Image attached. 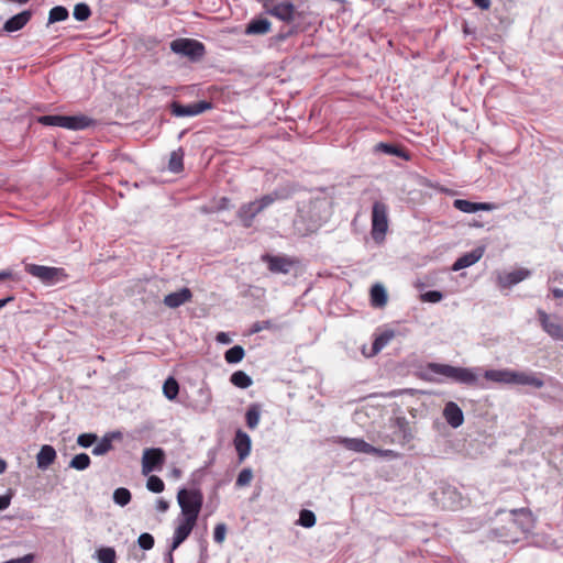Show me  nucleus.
<instances>
[{"mask_svg":"<svg viewBox=\"0 0 563 563\" xmlns=\"http://www.w3.org/2000/svg\"><path fill=\"white\" fill-rule=\"evenodd\" d=\"M137 543L143 550H151L154 547V538L152 534L145 532L139 537Z\"/></svg>","mask_w":563,"mask_h":563,"instance_id":"obj_47","label":"nucleus"},{"mask_svg":"<svg viewBox=\"0 0 563 563\" xmlns=\"http://www.w3.org/2000/svg\"><path fill=\"white\" fill-rule=\"evenodd\" d=\"M537 314L542 330L553 340L563 341V325L542 309Z\"/></svg>","mask_w":563,"mask_h":563,"instance_id":"obj_9","label":"nucleus"},{"mask_svg":"<svg viewBox=\"0 0 563 563\" xmlns=\"http://www.w3.org/2000/svg\"><path fill=\"white\" fill-rule=\"evenodd\" d=\"M512 372L511 369H488L485 371L484 377L496 383L512 384Z\"/></svg>","mask_w":563,"mask_h":563,"instance_id":"obj_27","label":"nucleus"},{"mask_svg":"<svg viewBox=\"0 0 563 563\" xmlns=\"http://www.w3.org/2000/svg\"><path fill=\"white\" fill-rule=\"evenodd\" d=\"M10 300H12L11 297L5 298V299H0V309L3 308L7 305V302H9Z\"/></svg>","mask_w":563,"mask_h":563,"instance_id":"obj_62","label":"nucleus"},{"mask_svg":"<svg viewBox=\"0 0 563 563\" xmlns=\"http://www.w3.org/2000/svg\"><path fill=\"white\" fill-rule=\"evenodd\" d=\"M374 151L377 153H384L387 155L399 156V157H404L405 159H408V156L406 155V153L400 147H398L394 144L383 143V142L377 143L374 147Z\"/></svg>","mask_w":563,"mask_h":563,"instance_id":"obj_30","label":"nucleus"},{"mask_svg":"<svg viewBox=\"0 0 563 563\" xmlns=\"http://www.w3.org/2000/svg\"><path fill=\"white\" fill-rule=\"evenodd\" d=\"M112 435H104L92 449V454L100 456L107 454L112 449Z\"/></svg>","mask_w":563,"mask_h":563,"instance_id":"obj_33","label":"nucleus"},{"mask_svg":"<svg viewBox=\"0 0 563 563\" xmlns=\"http://www.w3.org/2000/svg\"><path fill=\"white\" fill-rule=\"evenodd\" d=\"M314 206L317 208H322V207L327 206V201H324V200L316 201Z\"/></svg>","mask_w":563,"mask_h":563,"instance_id":"obj_63","label":"nucleus"},{"mask_svg":"<svg viewBox=\"0 0 563 563\" xmlns=\"http://www.w3.org/2000/svg\"><path fill=\"white\" fill-rule=\"evenodd\" d=\"M339 443L346 450L357 453L371 454L372 451H375V446L358 438H341Z\"/></svg>","mask_w":563,"mask_h":563,"instance_id":"obj_18","label":"nucleus"},{"mask_svg":"<svg viewBox=\"0 0 563 563\" xmlns=\"http://www.w3.org/2000/svg\"><path fill=\"white\" fill-rule=\"evenodd\" d=\"M7 278H12V279H15V280L20 279V277L16 276L15 274H13L12 271H10V269H5V271L0 272V280L7 279Z\"/></svg>","mask_w":563,"mask_h":563,"instance_id":"obj_54","label":"nucleus"},{"mask_svg":"<svg viewBox=\"0 0 563 563\" xmlns=\"http://www.w3.org/2000/svg\"><path fill=\"white\" fill-rule=\"evenodd\" d=\"M316 515L311 510L302 509L297 523L305 528H311L316 525Z\"/></svg>","mask_w":563,"mask_h":563,"instance_id":"obj_40","label":"nucleus"},{"mask_svg":"<svg viewBox=\"0 0 563 563\" xmlns=\"http://www.w3.org/2000/svg\"><path fill=\"white\" fill-rule=\"evenodd\" d=\"M68 18V11L65 7L57 5L51 9L48 15V23H55L64 21Z\"/></svg>","mask_w":563,"mask_h":563,"instance_id":"obj_41","label":"nucleus"},{"mask_svg":"<svg viewBox=\"0 0 563 563\" xmlns=\"http://www.w3.org/2000/svg\"><path fill=\"white\" fill-rule=\"evenodd\" d=\"M211 108V103L207 101H200L192 104L183 106L174 102L172 104V113L175 117H195Z\"/></svg>","mask_w":563,"mask_h":563,"instance_id":"obj_12","label":"nucleus"},{"mask_svg":"<svg viewBox=\"0 0 563 563\" xmlns=\"http://www.w3.org/2000/svg\"><path fill=\"white\" fill-rule=\"evenodd\" d=\"M74 18L77 21H86L91 15V10L86 3H78L74 8Z\"/></svg>","mask_w":563,"mask_h":563,"instance_id":"obj_42","label":"nucleus"},{"mask_svg":"<svg viewBox=\"0 0 563 563\" xmlns=\"http://www.w3.org/2000/svg\"><path fill=\"white\" fill-rule=\"evenodd\" d=\"M31 13L29 11H23L14 16L10 18L4 23V31L7 32H15L21 30L30 20Z\"/></svg>","mask_w":563,"mask_h":563,"instance_id":"obj_25","label":"nucleus"},{"mask_svg":"<svg viewBox=\"0 0 563 563\" xmlns=\"http://www.w3.org/2000/svg\"><path fill=\"white\" fill-rule=\"evenodd\" d=\"M553 294H554V296H555V297H563V290L555 289V290L553 291Z\"/></svg>","mask_w":563,"mask_h":563,"instance_id":"obj_64","label":"nucleus"},{"mask_svg":"<svg viewBox=\"0 0 563 563\" xmlns=\"http://www.w3.org/2000/svg\"><path fill=\"white\" fill-rule=\"evenodd\" d=\"M258 1L262 3L265 11H267L269 8H272L274 5L275 0H258Z\"/></svg>","mask_w":563,"mask_h":563,"instance_id":"obj_59","label":"nucleus"},{"mask_svg":"<svg viewBox=\"0 0 563 563\" xmlns=\"http://www.w3.org/2000/svg\"><path fill=\"white\" fill-rule=\"evenodd\" d=\"M56 451L52 445L45 444L36 455V464L40 470H46L56 460Z\"/></svg>","mask_w":563,"mask_h":563,"instance_id":"obj_23","label":"nucleus"},{"mask_svg":"<svg viewBox=\"0 0 563 563\" xmlns=\"http://www.w3.org/2000/svg\"><path fill=\"white\" fill-rule=\"evenodd\" d=\"M165 462V453L159 448L145 449L142 456V473H150L161 470Z\"/></svg>","mask_w":563,"mask_h":563,"instance_id":"obj_8","label":"nucleus"},{"mask_svg":"<svg viewBox=\"0 0 563 563\" xmlns=\"http://www.w3.org/2000/svg\"><path fill=\"white\" fill-rule=\"evenodd\" d=\"M90 119L86 115H64L63 128L68 130H82L90 124Z\"/></svg>","mask_w":563,"mask_h":563,"instance_id":"obj_28","label":"nucleus"},{"mask_svg":"<svg viewBox=\"0 0 563 563\" xmlns=\"http://www.w3.org/2000/svg\"><path fill=\"white\" fill-rule=\"evenodd\" d=\"M388 300L387 291L382 284H375L371 288V303L375 308H383Z\"/></svg>","mask_w":563,"mask_h":563,"instance_id":"obj_26","label":"nucleus"},{"mask_svg":"<svg viewBox=\"0 0 563 563\" xmlns=\"http://www.w3.org/2000/svg\"><path fill=\"white\" fill-rule=\"evenodd\" d=\"M290 194L291 192L289 190L278 189L271 194L264 195L254 201L243 203L238 211V218L242 221L245 228H250L254 218L258 213L268 208L275 201L289 198Z\"/></svg>","mask_w":563,"mask_h":563,"instance_id":"obj_1","label":"nucleus"},{"mask_svg":"<svg viewBox=\"0 0 563 563\" xmlns=\"http://www.w3.org/2000/svg\"><path fill=\"white\" fill-rule=\"evenodd\" d=\"M99 563H115L117 562V553L115 550L111 547H103L96 550L93 555Z\"/></svg>","mask_w":563,"mask_h":563,"instance_id":"obj_31","label":"nucleus"},{"mask_svg":"<svg viewBox=\"0 0 563 563\" xmlns=\"http://www.w3.org/2000/svg\"><path fill=\"white\" fill-rule=\"evenodd\" d=\"M443 298L442 292L438 290L424 291V302H439Z\"/></svg>","mask_w":563,"mask_h":563,"instance_id":"obj_49","label":"nucleus"},{"mask_svg":"<svg viewBox=\"0 0 563 563\" xmlns=\"http://www.w3.org/2000/svg\"><path fill=\"white\" fill-rule=\"evenodd\" d=\"M453 206L455 209L465 213H474L477 211H492L496 208V206L490 202H472L465 199H455L453 201Z\"/></svg>","mask_w":563,"mask_h":563,"instance_id":"obj_14","label":"nucleus"},{"mask_svg":"<svg viewBox=\"0 0 563 563\" xmlns=\"http://www.w3.org/2000/svg\"><path fill=\"white\" fill-rule=\"evenodd\" d=\"M7 468V462L2 459H0V474L4 473Z\"/></svg>","mask_w":563,"mask_h":563,"instance_id":"obj_60","label":"nucleus"},{"mask_svg":"<svg viewBox=\"0 0 563 563\" xmlns=\"http://www.w3.org/2000/svg\"><path fill=\"white\" fill-rule=\"evenodd\" d=\"M177 501L181 510L180 517L197 521L203 501L201 493L185 488L180 489L177 494Z\"/></svg>","mask_w":563,"mask_h":563,"instance_id":"obj_3","label":"nucleus"},{"mask_svg":"<svg viewBox=\"0 0 563 563\" xmlns=\"http://www.w3.org/2000/svg\"><path fill=\"white\" fill-rule=\"evenodd\" d=\"M230 208V200L225 197L221 198L218 202V206L216 207V209L219 211V210H223V209H229Z\"/></svg>","mask_w":563,"mask_h":563,"instance_id":"obj_55","label":"nucleus"},{"mask_svg":"<svg viewBox=\"0 0 563 563\" xmlns=\"http://www.w3.org/2000/svg\"><path fill=\"white\" fill-rule=\"evenodd\" d=\"M178 391L179 386L176 379L173 377L167 378L163 385V393L165 397L169 400H173L177 397Z\"/></svg>","mask_w":563,"mask_h":563,"instance_id":"obj_36","label":"nucleus"},{"mask_svg":"<svg viewBox=\"0 0 563 563\" xmlns=\"http://www.w3.org/2000/svg\"><path fill=\"white\" fill-rule=\"evenodd\" d=\"M443 417L452 428H459L464 422L462 409L453 401H449L443 409Z\"/></svg>","mask_w":563,"mask_h":563,"instance_id":"obj_16","label":"nucleus"},{"mask_svg":"<svg viewBox=\"0 0 563 563\" xmlns=\"http://www.w3.org/2000/svg\"><path fill=\"white\" fill-rule=\"evenodd\" d=\"M234 446L240 461H244L251 453L252 441L247 433L238 430L234 438Z\"/></svg>","mask_w":563,"mask_h":563,"instance_id":"obj_17","label":"nucleus"},{"mask_svg":"<svg viewBox=\"0 0 563 563\" xmlns=\"http://www.w3.org/2000/svg\"><path fill=\"white\" fill-rule=\"evenodd\" d=\"M431 497L442 509L455 510L461 505V494L449 485L439 486L431 493Z\"/></svg>","mask_w":563,"mask_h":563,"instance_id":"obj_6","label":"nucleus"},{"mask_svg":"<svg viewBox=\"0 0 563 563\" xmlns=\"http://www.w3.org/2000/svg\"><path fill=\"white\" fill-rule=\"evenodd\" d=\"M24 267L30 275L47 286L64 282L67 278V274L64 268L60 267H51L37 264H25Z\"/></svg>","mask_w":563,"mask_h":563,"instance_id":"obj_4","label":"nucleus"},{"mask_svg":"<svg viewBox=\"0 0 563 563\" xmlns=\"http://www.w3.org/2000/svg\"><path fill=\"white\" fill-rule=\"evenodd\" d=\"M388 210L385 203L376 201L372 210V238L375 242L382 243L388 230Z\"/></svg>","mask_w":563,"mask_h":563,"instance_id":"obj_5","label":"nucleus"},{"mask_svg":"<svg viewBox=\"0 0 563 563\" xmlns=\"http://www.w3.org/2000/svg\"><path fill=\"white\" fill-rule=\"evenodd\" d=\"M97 441L95 433H82L77 438L78 445L82 448H89Z\"/></svg>","mask_w":563,"mask_h":563,"instance_id":"obj_46","label":"nucleus"},{"mask_svg":"<svg viewBox=\"0 0 563 563\" xmlns=\"http://www.w3.org/2000/svg\"><path fill=\"white\" fill-rule=\"evenodd\" d=\"M527 512H529V510L526 509V508L512 509L510 511L512 517L509 518V520L507 522V526L503 527L501 529L495 528L494 529L495 536L497 538H499L500 540H503L504 542H506V543L516 542L517 539H518L517 538L518 523H517V520L514 517L517 514H527Z\"/></svg>","mask_w":563,"mask_h":563,"instance_id":"obj_10","label":"nucleus"},{"mask_svg":"<svg viewBox=\"0 0 563 563\" xmlns=\"http://www.w3.org/2000/svg\"><path fill=\"white\" fill-rule=\"evenodd\" d=\"M244 355V349L241 345H234L225 352L224 358L229 364H236L243 360Z\"/></svg>","mask_w":563,"mask_h":563,"instance_id":"obj_35","label":"nucleus"},{"mask_svg":"<svg viewBox=\"0 0 563 563\" xmlns=\"http://www.w3.org/2000/svg\"><path fill=\"white\" fill-rule=\"evenodd\" d=\"M529 276H530V271H528L526 268H518L516 271H512V272H509V273H506V274L499 276V285L503 288H509V287L525 280Z\"/></svg>","mask_w":563,"mask_h":563,"instance_id":"obj_21","label":"nucleus"},{"mask_svg":"<svg viewBox=\"0 0 563 563\" xmlns=\"http://www.w3.org/2000/svg\"><path fill=\"white\" fill-rule=\"evenodd\" d=\"M253 478V472L251 468H244L240 472V474L238 475V478H236V482H235V485L238 487H244V486H247L251 481Z\"/></svg>","mask_w":563,"mask_h":563,"instance_id":"obj_45","label":"nucleus"},{"mask_svg":"<svg viewBox=\"0 0 563 563\" xmlns=\"http://www.w3.org/2000/svg\"><path fill=\"white\" fill-rule=\"evenodd\" d=\"M371 454H375L380 457H385V459H389V460H394V459L398 457V453L393 450H382V449H377V448H375V451H372Z\"/></svg>","mask_w":563,"mask_h":563,"instance_id":"obj_50","label":"nucleus"},{"mask_svg":"<svg viewBox=\"0 0 563 563\" xmlns=\"http://www.w3.org/2000/svg\"><path fill=\"white\" fill-rule=\"evenodd\" d=\"M473 2L481 9L486 10L490 5L489 0H473Z\"/></svg>","mask_w":563,"mask_h":563,"instance_id":"obj_57","label":"nucleus"},{"mask_svg":"<svg viewBox=\"0 0 563 563\" xmlns=\"http://www.w3.org/2000/svg\"><path fill=\"white\" fill-rule=\"evenodd\" d=\"M246 424L250 429H255L261 419V410L258 405H251L245 415Z\"/></svg>","mask_w":563,"mask_h":563,"instance_id":"obj_32","label":"nucleus"},{"mask_svg":"<svg viewBox=\"0 0 563 563\" xmlns=\"http://www.w3.org/2000/svg\"><path fill=\"white\" fill-rule=\"evenodd\" d=\"M512 384L529 385L534 388H541V387H543L544 382L542 380L541 377H539L532 373L514 371L512 372Z\"/></svg>","mask_w":563,"mask_h":563,"instance_id":"obj_22","label":"nucleus"},{"mask_svg":"<svg viewBox=\"0 0 563 563\" xmlns=\"http://www.w3.org/2000/svg\"><path fill=\"white\" fill-rule=\"evenodd\" d=\"M156 509L161 512H165L168 509V503L164 499H158L156 503Z\"/></svg>","mask_w":563,"mask_h":563,"instance_id":"obj_56","label":"nucleus"},{"mask_svg":"<svg viewBox=\"0 0 563 563\" xmlns=\"http://www.w3.org/2000/svg\"><path fill=\"white\" fill-rule=\"evenodd\" d=\"M64 115H43L38 119V122L49 126L63 128Z\"/></svg>","mask_w":563,"mask_h":563,"instance_id":"obj_44","label":"nucleus"},{"mask_svg":"<svg viewBox=\"0 0 563 563\" xmlns=\"http://www.w3.org/2000/svg\"><path fill=\"white\" fill-rule=\"evenodd\" d=\"M227 536V526L224 523H218L213 531V540L217 543H222Z\"/></svg>","mask_w":563,"mask_h":563,"instance_id":"obj_48","label":"nucleus"},{"mask_svg":"<svg viewBox=\"0 0 563 563\" xmlns=\"http://www.w3.org/2000/svg\"><path fill=\"white\" fill-rule=\"evenodd\" d=\"M183 156H184V154H183L181 150L174 151L170 154V158H169V163H168V168L170 172L178 173L183 169Z\"/></svg>","mask_w":563,"mask_h":563,"instance_id":"obj_39","label":"nucleus"},{"mask_svg":"<svg viewBox=\"0 0 563 563\" xmlns=\"http://www.w3.org/2000/svg\"><path fill=\"white\" fill-rule=\"evenodd\" d=\"M230 382L239 388H247L252 385V378L244 372L238 371L231 375Z\"/></svg>","mask_w":563,"mask_h":563,"instance_id":"obj_34","label":"nucleus"},{"mask_svg":"<svg viewBox=\"0 0 563 563\" xmlns=\"http://www.w3.org/2000/svg\"><path fill=\"white\" fill-rule=\"evenodd\" d=\"M269 325V322L268 321H263V322H256L253 324L252 327V333H257L264 329H267Z\"/></svg>","mask_w":563,"mask_h":563,"instance_id":"obj_52","label":"nucleus"},{"mask_svg":"<svg viewBox=\"0 0 563 563\" xmlns=\"http://www.w3.org/2000/svg\"><path fill=\"white\" fill-rule=\"evenodd\" d=\"M428 369L437 375L471 387L479 385L478 374L473 368L452 366L449 364L429 363Z\"/></svg>","mask_w":563,"mask_h":563,"instance_id":"obj_2","label":"nucleus"},{"mask_svg":"<svg viewBox=\"0 0 563 563\" xmlns=\"http://www.w3.org/2000/svg\"><path fill=\"white\" fill-rule=\"evenodd\" d=\"M113 501L121 507L126 506L131 501L130 490L124 487L117 488L113 493Z\"/></svg>","mask_w":563,"mask_h":563,"instance_id":"obj_38","label":"nucleus"},{"mask_svg":"<svg viewBox=\"0 0 563 563\" xmlns=\"http://www.w3.org/2000/svg\"><path fill=\"white\" fill-rule=\"evenodd\" d=\"M393 338H394V333L389 332V331L384 332V333L379 334L378 336H376L373 342L371 353L366 354V356H374L377 353H379L390 342V340Z\"/></svg>","mask_w":563,"mask_h":563,"instance_id":"obj_29","label":"nucleus"},{"mask_svg":"<svg viewBox=\"0 0 563 563\" xmlns=\"http://www.w3.org/2000/svg\"><path fill=\"white\" fill-rule=\"evenodd\" d=\"M262 260L268 264V268L273 273L287 274L294 265V262L285 256H272L265 254L262 256Z\"/></svg>","mask_w":563,"mask_h":563,"instance_id":"obj_15","label":"nucleus"},{"mask_svg":"<svg viewBox=\"0 0 563 563\" xmlns=\"http://www.w3.org/2000/svg\"><path fill=\"white\" fill-rule=\"evenodd\" d=\"M484 253H485V247L478 246V247L474 249L473 251L463 254L454 262V264L452 265V271L457 272V271H461L463 268L474 265L483 257Z\"/></svg>","mask_w":563,"mask_h":563,"instance_id":"obj_13","label":"nucleus"},{"mask_svg":"<svg viewBox=\"0 0 563 563\" xmlns=\"http://www.w3.org/2000/svg\"><path fill=\"white\" fill-rule=\"evenodd\" d=\"M272 23L267 19H255L252 20L246 29V35H264L271 31Z\"/></svg>","mask_w":563,"mask_h":563,"instance_id":"obj_24","label":"nucleus"},{"mask_svg":"<svg viewBox=\"0 0 563 563\" xmlns=\"http://www.w3.org/2000/svg\"><path fill=\"white\" fill-rule=\"evenodd\" d=\"M34 559H35L34 554L29 553V554H25L24 556L11 559V560H8L2 563H34Z\"/></svg>","mask_w":563,"mask_h":563,"instance_id":"obj_51","label":"nucleus"},{"mask_svg":"<svg viewBox=\"0 0 563 563\" xmlns=\"http://www.w3.org/2000/svg\"><path fill=\"white\" fill-rule=\"evenodd\" d=\"M170 49L183 56L190 57L191 59L199 58L205 53V46L191 38H178L170 43Z\"/></svg>","mask_w":563,"mask_h":563,"instance_id":"obj_7","label":"nucleus"},{"mask_svg":"<svg viewBox=\"0 0 563 563\" xmlns=\"http://www.w3.org/2000/svg\"><path fill=\"white\" fill-rule=\"evenodd\" d=\"M10 506V498L7 496H0V510H4Z\"/></svg>","mask_w":563,"mask_h":563,"instance_id":"obj_58","label":"nucleus"},{"mask_svg":"<svg viewBox=\"0 0 563 563\" xmlns=\"http://www.w3.org/2000/svg\"><path fill=\"white\" fill-rule=\"evenodd\" d=\"M266 12L282 21L290 22L294 20L295 7L292 3L286 1L278 4H274Z\"/></svg>","mask_w":563,"mask_h":563,"instance_id":"obj_19","label":"nucleus"},{"mask_svg":"<svg viewBox=\"0 0 563 563\" xmlns=\"http://www.w3.org/2000/svg\"><path fill=\"white\" fill-rule=\"evenodd\" d=\"M89 465H90V457L86 453H80V454L75 455L69 463V466L71 468H75L78 471H84V470L88 468Z\"/></svg>","mask_w":563,"mask_h":563,"instance_id":"obj_37","label":"nucleus"},{"mask_svg":"<svg viewBox=\"0 0 563 563\" xmlns=\"http://www.w3.org/2000/svg\"><path fill=\"white\" fill-rule=\"evenodd\" d=\"M166 561L168 563H173V551H172V548L169 549V551L166 554Z\"/></svg>","mask_w":563,"mask_h":563,"instance_id":"obj_61","label":"nucleus"},{"mask_svg":"<svg viewBox=\"0 0 563 563\" xmlns=\"http://www.w3.org/2000/svg\"><path fill=\"white\" fill-rule=\"evenodd\" d=\"M192 297V294L189 288H181L178 291L170 292L165 296L164 298V305L168 308H178L181 305L189 301Z\"/></svg>","mask_w":563,"mask_h":563,"instance_id":"obj_20","label":"nucleus"},{"mask_svg":"<svg viewBox=\"0 0 563 563\" xmlns=\"http://www.w3.org/2000/svg\"><path fill=\"white\" fill-rule=\"evenodd\" d=\"M146 487L153 493H162L165 488V485L158 476L152 475L147 478Z\"/></svg>","mask_w":563,"mask_h":563,"instance_id":"obj_43","label":"nucleus"},{"mask_svg":"<svg viewBox=\"0 0 563 563\" xmlns=\"http://www.w3.org/2000/svg\"><path fill=\"white\" fill-rule=\"evenodd\" d=\"M196 523V520L189 518H178V523L173 536L172 551H175L189 537Z\"/></svg>","mask_w":563,"mask_h":563,"instance_id":"obj_11","label":"nucleus"},{"mask_svg":"<svg viewBox=\"0 0 563 563\" xmlns=\"http://www.w3.org/2000/svg\"><path fill=\"white\" fill-rule=\"evenodd\" d=\"M216 340L219 342V343H222V344H229L231 342V338L229 336L228 333L225 332H219L217 334V338Z\"/></svg>","mask_w":563,"mask_h":563,"instance_id":"obj_53","label":"nucleus"}]
</instances>
